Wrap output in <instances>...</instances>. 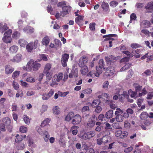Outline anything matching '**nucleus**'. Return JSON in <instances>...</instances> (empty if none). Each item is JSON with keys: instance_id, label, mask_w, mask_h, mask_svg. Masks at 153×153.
Listing matches in <instances>:
<instances>
[{"instance_id": "aec40b11", "label": "nucleus", "mask_w": 153, "mask_h": 153, "mask_svg": "<svg viewBox=\"0 0 153 153\" xmlns=\"http://www.w3.org/2000/svg\"><path fill=\"white\" fill-rule=\"evenodd\" d=\"M84 16H78L76 17L75 19V22L79 26L82 25V22Z\"/></svg>"}, {"instance_id": "bb28decb", "label": "nucleus", "mask_w": 153, "mask_h": 153, "mask_svg": "<svg viewBox=\"0 0 153 153\" xmlns=\"http://www.w3.org/2000/svg\"><path fill=\"white\" fill-rule=\"evenodd\" d=\"M115 136L117 137H119L121 138H124V133L122 134V131L120 130L116 131L115 133Z\"/></svg>"}, {"instance_id": "69168bd1", "label": "nucleus", "mask_w": 153, "mask_h": 153, "mask_svg": "<svg viewBox=\"0 0 153 153\" xmlns=\"http://www.w3.org/2000/svg\"><path fill=\"white\" fill-rule=\"evenodd\" d=\"M6 126L3 123L0 124V130L2 131H6Z\"/></svg>"}, {"instance_id": "3c124183", "label": "nucleus", "mask_w": 153, "mask_h": 153, "mask_svg": "<svg viewBox=\"0 0 153 153\" xmlns=\"http://www.w3.org/2000/svg\"><path fill=\"white\" fill-rule=\"evenodd\" d=\"M146 9H153V2L149 3L145 7Z\"/></svg>"}, {"instance_id": "412c9836", "label": "nucleus", "mask_w": 153, "mask_h": 153, "mask_svg": "<svg viewBox=\"0 0 153 153\" xmlns=\"http://www.w3.org/2000/svg\"><path fill=\"white\" fill-rule=\"evenodd\" d=\"M2 122L6 126H10L11 123L10 120L8 117L4 118L3 119Z\"/></svg>"}, {"instance_id": "393cba45", "label": "nucleus", "mask_w": 153, "mask_h": 153, "mask_svg": "<svg viewBox=\"0 0 153 153\" xmlns=\"http://www.w3.org/2000/svg\"><path fill=\"white\" fill-rule=\"evenodd\" d=\"M51 119L46 118L45 119L42 123L41 126L42 127H44L48 125L49 123L51 121Z\"/></svg>"}, {"instance_id": "37998d69", "label": "nucleus", "mask_w": 153, "mask_h": 153, "mask_svg": "<svg viewBox=\"0 0 153 153\" xmlns=\"http://www.w3.org/2000/svg\"><path fill=\"white\" fill-rule=\"evenodd\" d=\"M148 117V114L145 112H142L140 115V117L142 120L145 119L147 118Z\"/></svg>"}, {"instance_id": "6e6d98bb", "label": "nucleus", "mask_w": 153, "mask_h": 153, "mask_svg": "<svg viewBox=\"0 0 153 153\" xmlns=\"http://www.w3.org/2000/svg\"><path fill=\"white\" fill-rule=\"evenodd\" d=\"M98 118L99 120L101 122H103V121H106V120H105V117L104 115L102 114H100L98 117ZM105 122H104V123H105Z\"/></svg>"}, {"instance_id": "79ce46f5", "label": "nucleus", "mask_w": 153, "mask_h": 153, "mask_svg": "<svg viewBox=\"0 0 153 153\" xmlns=\"http://www.w3.org/2000/svg\"><path fill=\"white\" fill-rule=\"evenodd\" d=\"M110 137L108 136H105L103 137L102 138L103 143H106L110 142Z\"/></svg>"}, {"instance_id": "052dcab7", "label": "nucleus", "mask_w": 153, "mask_h": 153, "mask_svg": "<svg viewBox=\"0 0 153 153\" xmlns=\"http://www.w3.org/2000/svg\"><path fill=\"white\" fill-rule=\"evenodd\" d=\"M26 81L30 82H34L35 81V79L32 77H29L26 79Z\"/></svg>"}, {"instance_id": "9b49d317", "label": "nucleus", "mask_w": 153, "mask_h": 153, "mask_svg": "<svg viewBox=\"0 0 153 153\" xmlns=\"http://www.w3.org/2000/svg\"><path fill=\"white\" fill-rule=\"evenodd\" d=\"M33 62V59H30V60L27 62V65L26 66L23 67V69L24 70L27 71H31L32 69V62Z\"/></svg>"}, {"instance_id": "c9c22d12", "label": "nucleus", "mask_w": 153, "mask_h": 153, "mask_svg": "<svg viewBox=\"0 0 153 153\" xmlns=\"http://www.w3.org/2000/svg\"><path fill=\"white\" fill-rule=\"evenodd\" d=\"M23 119L25 123L27 125H29L30 122V120H31V118H29V117L26 115H24L23 116Z\"/></svg>"}, {"instance_id": "bf43d9fd", "label": "nucleus", "mask_w": 153, "mask_h": 153, "mask_svg": "<svg viewBox=\"0 0 153 153\" xmlns=\"http://www.w3.org/2000/svg\"><path fill=\"white\" fill-rule=\"evenodd\" d=\"M128 94L132 97H134L137 94L134 92L133 91L131 90H130L128 91Z\"/></svg>"}, {"instance_id": "4be33fe9", "label": "nucleus", "mask_w": 153, "mask_h": 153, "mask_svg": "<svg viewBox=\"0 0 153 153\" xmlns=\"http://www.w3.org/2000/svg\"><path fill=\"white\" fill-rule=\"evenodd\" d=\"M49 42V38L48 36H46L42 39V42L43 45L47 46L48 45Z\"/></svg>"}, {"instance_id": "f257e3e1", "label": "nucleus", "mask_w": 153, "mask_h": 153, "mask_svg": "<svg viewBox=\"0 0 153 153\" xmlns=\"http://www.w3.org/2000/svg\"><path fill=\"white\" fill-rule=\"evenodd\" d=\"M132 53L128 51H125V69L128 68L131 65V64L127 62L130 59V58L134 56L136 58H139L141 55L136 54L134 52V50L132 51Z\"/></svg>"}, {"instance_id": "f704fd0d", "label": "nucleus", "mask_w": 153, "mask_h": 153, "mask_svg": "<svg viewBox=\"0 0 153 153\" xmlns=\"http://www.w3.org/2000/svg\"><path fill=\"white\" fill-rule=\"evenodd\" d=\"M55 48L56 49H57L59 48H60L61 46V43L60 41L57 39H56L54 40Z\"/></svg>"}, {"instance_id": "680f3d73", "label": "nucleus", "mask_w": 153, "mask_h": 153, "mask_svg": "<svg viewBox=\"0 0 153 153\" xmlns=\"http://www.w3.org/2000/svg\"><path fill=\"white\" fill-rule=\"evenodd\" d=\"M12 33V30L11 29H9L7 31H6L4 33V36H8L10 37Z\"/></svg>"}, {"instance_id": "338daca9", "label": "nucleus", "mask_w": 153, "mask_h": 153, "mask_svg": "<svg viewBox=\"0 0 153 153\" xmlns=\"http://www.w3.org/2000/svg\"><path fill=\"white\" fill-rule=\"evenodd\" d=\"M153 97V92H149L147 95L146 99L148 100L151 99Z\"/></svg>"}, {"instance_id": "f3484780", "label": "nucleus", "mask_w": 153, "mask_h": 153, "mask_svg": "<svg viewBox=\"0 0 153 153\" xmlns=\"http://www.w3.org/2000/svg\"><path fill=\"white\" fill-rule=\"evenodd\" d=\"M51 64L49 63H47L45 66L43 73L52 72L51 70Z\"/></svg>"}, {"instance_id": "a18cd8bd", "label": "nucleus", "mask_w": 153, "mask_h": 153, "mask_svg": "<svg viewBox=\"0 0 153 153\" xmlns=\"http://www.w3.org/2000/svg\"><path fill=\"white\" fill-rule=\"evenodd\" d=\"M20 72L19 71H16L14 72L12 75V77L14 79L17 78L19 76V75Z\"/></svg>"}, {"instance_id": "a878e982", "label": "nucleus", "mask_w": 153, "mask_h": 153, "mask_svg": "<svg viewBox=\"0 0 153 153\" xmlns=\"http://www.w3.org/2000/svg\"><path fill=\"white\" fill-rule=\"evenodd\" d=\"M44 75L46 76V79L47 81L50 80L52 77L53 73L52 72H50L48 73H43Z\"/></svg>"}, {"instance_id": "f03ea898", "label": "nucleus", "mask_w": 153, "mask_h": 153, "mask_svg": "<svg viewBox=\"0 0 153 153\" xmlns=\"http://www.w3.org/2000/svg\"><path fill=\"white\" fill-rule=\"evenodd\" d=\"M63 74L62 73H59L54 75L52 80V82L50 84L51 86L53 87L58 84V82H60L63 78Z\"/></svg>"}, {"instance_id": "a211bd4d", "label": "nucleus", "mask_w": 153, "mask_h": 153, "mask_svg": "<svg viewBox=\"0 0 153 153\" xmlns=\"http://www.w3.org/2000/svg\"><path fill=\"white\" fill-rule=\"evenodd\" d=\"M22 58V56L21 54H18L13 57L11 61L13 62H18L21 61Z\"/></svg>"}, {"instance_id": "4d7b16f0", "label": "nucleus", "mask_w": 153, "mask_h": 153, "mask_svg": "<svg viewBox=\"0 0 153 153\" xmlns=\"http://www.w3.org/2000/svg\"><path fill=\"white\" fill-rule=\"evenodd\" d=\"M92 90L91 88H87L82 91V92L84 94H91Z\"/></svg>"}, {"instance_id": "8fccbe9b", "label": "nucleus", "mask_w": 153, "mask_h": 153, "mask_svg": "<svg viewBox=\"0 0 153 153\" xmlns=\"http://www.w3.org/2000/svg\"><path fill=\"white\" fill-rule=\"evenodd\" d=\"M19 130L21 133H24L27 132V127L22 126L20 127Z\"/></svg>"}, {"instance_id": "58836bf2", "label": "nucleus", "mask_w": 153, "mask_h": 153, "mask_svg": "<svg viewBox=\"0 0 153 153\" xmlns=\"http://www.w3.org/2000/svg\"><path fill=\"white\" fill-rule=\"evenodd\" d=\"M0 29L2 33L4 32L6 30L8 29V27L6 24H4L3 25L2 24H0Z\"/></svg>"}, {"instance_id": "7c9ffc66", "label": "nucleus", "mask_w": 153, "mask_h": 153, "mask_svg": "<svg viewBox=\"0 0 153 153\" xmlns=\"http://www.w3.org/2000/svg\"><path fill=\"white\" fill-rule=\"evenodd\" d=\"M101 7L103 10L107 11L109 8V5L107 3L103 1L101 4Z\"/></svg>"}, {"instance_id": "39448f33", "label": "nucleus", "mask_w": 153, "mask_h": 153, "mask_svg": "<svg viewBox=\"0 0 153 153\" xmlns=\"http://www.w3.org/2000/svg\"><path fill=\"white\" fill-rule=\"evenodd\" d=\"M102 69L103 68L98 66H96V72H95L93 71H90L87 74V75L88 76L90 75L92 77H94L95 76L98 77L102 72Z\"/></svg>"}, {"instance_id": "ea45409f", "label": "nucleus", "mask_w": 153, "mask_h": 153, "mask_svg": "<svg viewBox=\"0 0 153 153\" xmlns=\"http://www.w3.org/2000/svg\"><path fill=\"white\" fill-rule=\"evenodd\" d=\"M110 57L111 62H115L117 59H120V57L119 56L117 57H114V56L111 55H110Z\"/></svg>"}, {"instance_id": "423d86ee", "label": "nucleus", "mask_w": 153, "mask_h": 153, "mask_svg": "<svg viewBox=\"0 0 153 153\" xmlns=\"http://www.w3.org/2000/svg\"><path fill=\"white\" fill-rule=\"evenodd\" d=\"M69 58V55L68 54L65 53L62 55L61 58V62L63 67H65L67 66V63Z\"/></svg>"}, {"instance_id": "6e6552de", "label": "nucleus", "mask_w": 153, "mask_h": 153, "mask_svg": "<svg viewBox=\"0 0 153 153\" xmlns=\"http://www.w3.org/2000/svg\"><path fill=\"white\" fill-rule=\"evenodd\" d=\"M92 116V118H90L88 120L86 124L88 127L92 128L94 126L95 124V121L94 120L95 118V116L93 115Z\"/></svg>"}, {"instance_id": "c03bdc74", "label": "nucleus", "mask_w": 153, "mask_h": 153, "mask_svg": "<svg viewBox=\"0 0 153 153\" xmlns=\"http://www.w3.org/2000/svg\"><path fill=\"white\" fill-rule=\"evenodd\" d=\"M20 36V33L17 31L14 32L12 35V37L15 39L19 38Z\"/></svg>"}, {"instance_id": "4468645a", "label": "nucleus", "mask_w": 153, "mask_h": 153, "mask_svg": "<svg viewBox=\"0 0 153 153\" xmlns=\"http://www.w3.org/2000/svg\"><path fill=\"white\" fill-rule=\"evenodd\" d=\"M116 94L118 95L120 100L122 102H123L124 97V91L123 89H120Z\"/></svg>"}, {"instance_id": "473e14b6", "label": "nucleus", "mask_w": 153, "mask_h": 153, "mask_svg": "<svg viewBox=\"0 0 153 153\" xmlns=\"http://www.w3.org/2000/svg\"><path fill=\"white\" fill-rule=\"evenodd\" d=\"M33 43H30L26 46V49L28 52H30L33 49Z\"/></svg>"}, {"instance_id": "b1692460", "label": "nucleus", "mask_w": 153, "mask_h": 153, "mask_svg": "<svg viewBox=\"0 0 153 153\" xmlns=\"http://www.w3.org/2000/svg\"><path fill=\"white\" fill-rule=\"evenodd\" d=\"M74 116V112H71L66 116L65 120L67 121H69L72 118H73Z\"/></svg>"}, {"instance_id": "603ef678", "label": "nucleus", "mask_w": 153, "mask_h": 153, "mask_svg": "<svg viewBox=\"0 0 153 153\" xmlns=\"http://www.w3.org/2000/svg\"><path fill=\"white\" fill-rule=\"evenodd\" d=\"M147 92H148L146 88H144L142 89L141 92L139 94V96L140 97L143 96H144L146 94Z\"/></svg>"}, {"instance_id": "1a4fd4ad", "label": "nucleus", "mask_w": 153, "mask_h": 153, "mask_svg": "<svg viewBox=\"0 0 153 153\" xmlns=\"http://www.w3.org/2000/svg\"><path fill=\"white\" fill-rule=\"evenodd\" d=\"M81 116L79 114H76L72 120V123L74 125H77L79 124L81 121Z\"/></svg>"}, {"instance_id": "4c0bfd02", "label": "nucleus", "mask_w": 153, "mask_h": 153, "mask_svg": "<svg viewBox=\"0 0 153 153\" xmlns=\"http://www.w3.org/2000/svg\"><path fill=\"white\" fill-rule=\"evenodd\" d=\"M18 47L16 46L13 45L11 46L10 48V52L12 53H16L18 51Z\"/></svg>"}, {"instance_id": "5701e85b", "label": "nucleus", "mask_w": 153, "mask_h": 153, "mask_svg": "<svg viewBox=\"0 0 153 153\" xmlns=\"http://www.w3.org/2000/svg\"><path fill=\"white\" fill-rule=\"evenodd\" d=\"M81 67V68L80 70L81 74L82 75H85L88 71L87 66L86 65H83Z\"/></svg>"}, {"instance_id": "de8ad7c7", "label": "nucleus", "mask_w": 153, "mask_h": 153, "mask_svg": "<svg viewBox=\"0 0 153 153\" xmlns=\"http://www.w3.org/2000/svg\"><path fill=\"white\" fill-rule=\"evenodd\" d=\"M96 24L94 22L91 23L89 25V28L92 31H94L95 30V26Z\"/></svg>"}, {"instance_id": "e433bc0d", "label": "nucleus", "mask_w": 153, "mask_h": 153, "mask_svg": "<svg viewBox=\"0 0 153 153\" xmlns=\"http://www.w3.org/2000/svg\"><path fill=\"white\" fill-rule=\"evenodd\" d=\"M20 45L22 47H25L27 43V42L25 40L21 39L19 41Z\"/></svg>"}, {"instance_id": "f8f14e48", "label": "nucleus", "mask_w": 153, "mask_h": 153, "mask_svg": "<svg viewBox=\"0 0 153 153\" xmlns=\"http://www.w3.org/2000/svg\"><path fill=\"white\" fill-rule=\"evenodd\" d=\"M114 71L113 68L108 67L105 72V75L107 76H111L114 74Z\"/></svg>"}, {"instance_id": "dca6fc26", "label": "nucleus", "mask_w": 153, "mask_h": 153, "mask_svg": "<svg viewBox=\"0 0 153 153\" xmlns=\"http://www.w3.org/2000/svg\"><path fill=\"white\" fill-rule=\"evenodd\" d=\"M32 69L34 71H37L41 67V64L36 62H34L33 59V62H32Z\"/></svg>"}, {"instance_id": "cd10ccee", "label": "nucleus", "mask_w": 153, "mask_h": 153, "mask_svg": "<svg viewBox=\"0 0 153 153\" xmlns=\"http://www.w3.org/2000/svg\"><path fill=\"white\" fill-rule=\"evenodd\" d=\"M23 140V135L17 134L16 136L15 141L16 143L21 142Z\"/></svg>"}, {"instance_id": "2eb2a0df", "label": "nucleus", "mask_w": 153, "mask_h": 153, "mask_svg": "<svg viewBox=\"0 0 153 153\" xmlns=\"http://www.w3.org/2000/svg\"><path fill=\"white\" fill-rule=\"evenodd\" d=\"M5 72L6 74H11L14 70V68L9 65H5Z\"/></svg>"}, {"instance_id": "c756f323", "label": "nucleus", "mask_w": 153, "mask_h": 153, "mask_svg": "<svg viewBox=\"0 0 153 153\" xmlns=\"http://www.w3.org/2000/svg\"><path fill=\"white\" fill-rule=\"evenodd\" d=\"M113 115V110H111L107 111L105 114L106 118L110 119L112 118Z\"/></svg>"}, {"instance_id": "0eeeda50", "label": "nucleus", "mask_w": 153, "mask_h": 153, "mask_svg": "<svg viewBox=\"0 0 153 153\" xmlns=\"http://www.w3.org/2000/svg\"><path fill=\"white\" fill-rule=\"evenodd\" d=\"M71 7L70 6H65L62 7V11L61 12V16H64L69 13L71 11Z\"/></svg>"}, {"instance_id": "a19ab883", "label": "nucleus", "mask_w": 153, "mask_h": 153, "mask_svg": "<svg viewBox=\"0 0 153 153\" xmlns=\"http://www.w3.org/2000/svg\"><path fill=\"white\" fill-rule=\"evenodd\" d=\"M53 112L54 114H60V112L59 108L58 106H56L53 108Z\"/></svg>"}, {"instance_id": "774afa93", "label": "nucleus", "mask_w": 153, "mask_h": 153, "mask_svg": "<svg viewBox=\"0 0 153 153\" xmlns=\"http://www.w3.org/2000/svg\"><path fill=\"white\" fill-rule=\"evenodd\" d=\"M47 10L48 13H50L51 14H52L53 8L50 5H48L47 7Z\"/></svg>"}, {"instance_id": "20e7f679", "label": "nucleus", "mask_w": 153, "mask_h": 153, "mask_svg": "<svg viewBox=\"0 0 153 153\" xmlns=\"http://www.w3.org/2000/svg\"><path fill=\"white\" fill-rule=\"evenodd\" d=\"M95 135V131H91L84 133L82 136L81 138L84 140H86L93 137Z\"/></svg>"}, {"instance_id": "49530a36", "label": "nucleus", "mask_w": 153, "mask_h": 153, "mask_svg": "<svg viewBox=\"0 0 153 153\" xmlns=\"http://www.w3.org/2000/svg\"><path fill=\"white\" fill-rule=\"evenodd\" d=\"M127 113H125V118L128 117L129 116V114H133V110L131 108H128L126 110Z\"/></svg>"}, {"instance_id": "5fc2aeb1", "label": "nucleus", "mask_w": 153, "mask_h": 153, "mask_svg": "<svg viewBox=\"0 0 153 153\" xmlns=\"http://www.w3.org/2000/svg\"><path fill=\"white\" fill-rule=\"evenodd\" d=\"M17 92L18 93H16V97L18 98L19 97H22L23 96V92L22 90H19Z\"/></svg>"}, {"instance_id": "13d9d810", "label": "nucleus", "mask_w": 153, "mask_h": 153, "mask_svg": "<svg viewBox=\"0 0 153 153\" xmlns=\"http://www.w3.org/2000/svg\"><path fill=\"white\" fill-rule=\"evenodd\" d=\"M118 2L115 1H112L110 3V6L111 7H116L118 5Z\"/></svg>"}, {"instance_id": "09e8293b", "label": "nucleus", "mask_w": 153, "mask_h": 153, "mask_svg": "<svg viewBox=\"0 0 153 153\" xmlns=\"http://www.w3.org/2000/svg\"><path fill=\"white\" fill-rule=\"evenodd\" d=\"M99 67L103 68V69H105L104 68L105 65L104 62L103 60L102 59H100L99 61Z\"/></svg>"}, {"instance_id": "72a5a7b5", "label": "nucleus", "mask_w": 153, "mask_h": 153, "mask_svg": "<svg viewBox=\"0 0 153 153\" xmlns=\"http://www.w3.org/2000/svg\"><path fill=\"white\" fill-rule=\"evenodd\" d=\"M78 127L75 126H73L71 129V131L74 135H76L78 132L77 129Z\"/></svg>"}, {"instance_id": "ddd939ff", "label": "nucleus", "mask_w": 153, "mask_h": 153, "mask_svg": "<svg viewBox=\"0 0 153 153\" xmlns=\"http://www.w3.org/2000/svg\"><path fill=\"white\" fill-rule=\"evenodd\" d=\"M101 102V101L99 99H97L94 100L91 103V102H88L86 105H91L93 107L95 108L98 106Z\"/></svg>"}, {"instance_id": "e2e57ef3", "label": "nucleus", "mask_w": 153, "mask_h": 153, "mask_svg": "<svg viewBox=\"0 0 153 153\" xmlns=\"http://www.w3.org/2000/svg\"><path fill=\"white\" fill-rule=\"evenodd\" d=\"M66 4V2L64 1H62L61 2H59L57 4V6L59 7H61L62 6L65 5Z\"/></svg>"}, {"instance_id": "c85d7f7f", "label": "nucleus", "mask_w": 153, "mask_h": 153, "mask_svg": "<svg viewBox=\"0 0 153 153\" xmlns=\"http://www.w3.org/2000/svg\"><path fill=\"white\" fill-rule=\"evenodd\" d=\"M108 102L110 105V107L111 108L115 109L117 108V105L116 104L115 102L113 100H109Z\"/></svg>"}, {"instance_id": "0e129e2a", "label": "nucleus", "mask_w": 153, "mask_h": 153, "mask_svg": "<svg viewBox=\"0 0 153 153\" xmlns=\"http://www.w3.org/2000/svg\"><path fill=\"white\" fill-rule=\"evenodd\" d=\"M140 46L136 43H133L131 45V47L133 48H136L140 47Z\"/></svg>"}, {"instance_id": "2f4dec72", "label": "nucleus", "mask_w": 153, "mask_h": 153, "mask_svg": "<svg viewBox=\"0 0 153 153\" xmlns=\"http://www.w3.org/2000/svg\"><path fill=\"white\" fill-rule=\"evenodd\" d=\"M2 40L6 43H10L11 42L12 39L10 36H4L2 38Z\"/></svg>"}, {"instance_id": "6ab92c4d", "label": "nucleus", "mask_w": 153, "mask_h": 153, "mask_svg": "<svg viewBox=\"0 0 153 153\" xmlns=\"http://www.w3.org/2000/svg\"><path fill=\"white\" fill-rule=\"evenodd\" d=\"M150 25V22L147 20H143L140 22V27L143 28L149 27Z\"/></svg>"}, {"instance_id": "864d4df0", "label": "nucleus", "mask_w": 153, "mask_h": 153, "mask_svg": "<svg viewBox=\"0 0 153 153\" xmlns=\"http://www.w3.org/2000/svg\"><path fill=\"white\" fill-rule=\"evenodd\" d=\"M130 20L129 22L130 23H131L132 21H134L136 19L137 17L136 15L134 13H132L130 16Z\"/></svg>"}, {"instance_id": "9d476101", "label": "nucleus", "mask_w": 153, "mask_h": 153, "mask_svg": "<svg viewBox=\"0 0 153 153\" xmlns=\"http://www.w3.org/2000/svg\"><path fill=\"white\" fill-rule=\"evenodd\" d=\"M88 61V58L87 56H83L80 58L79 60V65L80 67L85 65Z\"/></svg>"}, {"instance_id": "7ed1b4c3", "label": "nucleus", "mask_w": 153, "mask_h": 153, "mask_svg": "<svg viewBox=\"0 0 153 153\" xmlns=\"http://www.w3.org/2000/svg\"><path fill=\"white\" fill-rule=\"evenodd\" d=\"M115 114L116 115L115 119L117 121L120 122L123 121L124 117V113H123V111L120 108H117Z\"/></svg>"}]
</instances>
